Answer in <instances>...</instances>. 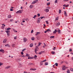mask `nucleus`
Listing matches in <instances>:
<instances>
[{
    "label": "nucleus",
    "instance_id": "412c9836",
    "mask_svg": "<svg viewBox=\"0 0 73 73\" xmlns=\"http://www.w3.org/2000/svg\"><path fill=\"white\" fill-rule=\"evenodd\" d=\"M42 44V43L39 42L38 44V46H40L41 45V44Z\"/></svg>",
    "mask_w": 73,
    "mask_h": 73
},
{
    "label": "nucleus",
    "instance_id": "20e7f679",
    "mask_svg": "<svg viewBox=\"0 0 73 73\" xmlns=\"http://www.w3.org/2000/svg\"><path fill=\"white\" fill-rule=\"evenodd\" d=\"M27 39L25 38H23V41L24 42H26V41H27Z\"/></svg>",
    "mask_w": 73,
    "mask_h": 73
},
{
    "label": "nucleus",
    "instance_id": "9b49d317",
    "mask_svg": "<svg viewBox=\"0 0 73 73\" xmlns=\"http://www.w3.org/2000/svg\"><path fill=\"white\" fill-rule=\"evenodd\" d=\"M4 50L3 49H2V50H0V52H2L3 53H4Z\"/></svg>",
    "mask_w": 73,
    "mask_h": 73
},
{
    "label": "nucleus",
    "instance_id": "0eeeda50",
    "mask_svg": "<svg viewBox=\"0 0 73 73\" xmlns=\"http://www.w3.org/2000/svg\"><path fill=\"white\" fill-rule=\"evenodd\" d=\"M49 9H45L44 10V11H45L46 12H49Z\"/></svg>",
    "mask_w": 73,
    "mask_h": 73
},
{
    "label": "nucleus",
    "instance_id": "cd10ccee",
    "mask_svg": "<svg viewBox=\"0 0 73 73\" xmlns=\"http://www.w3.org/2000/svg\"><path fill=\"white\" fill-rule=\"evenodd\" d=\"M15 44H13L12 45V46L13 48V47H15Z\"/></svg>",
    "mask_w": 73,
    "mask_h": 73
},
{
    "label": "nucleus",
    "instance_id": "69168bd1",
    "mask_svg": "<svg viewBox=\"0 0 73 73\" xmlns=\"http://www.w3.org/2000/svg\"><path fill=\"white\" fill-rule=\"evenodd\" d=\"M47 30H46V31H44V33H46L47 32Z\"/></svg>",
    "mask_w": 73,
    "mask_h": 73
},
{
    "label": "nucleus",
    "instance_id": "c85d7f7f",
    "mask_svg": "<svg viewBox=\"0 0 73 73\" xmlns=\"http://www.w3.org/2000/svg\"><path fill=\"white\" fill-rule=\"evenodd\" d=\"M11 15H9L8 16V18H11Z\"/></svg>",
    "mask_w": 73,
    "mask_h": 73
},
{
    "label": "nucleus",
    "instance_id": "a211bd4d",
    "mask_svg": "<svg viewBox=\"0 0 73 73\" xmlns=\"http://www.w3.org/2000/svg\"><path fill=\"white\" fill-rule=\"evenodd\" d=\"M34 57V58H35V59H36V58H37V55H35Z\"/></svg>",
    "mask_w": 73,
    "mask_h": 73
},
{
    "label": "nucleus",
    "instance_id": "338daca9",
    "mask_svg": "<svg viewBox=\"0 0 73 73\" xmlns=\"http://www.w3.org/2000/svg\"><path fill=\"white\" fill-rule=\"evenodd\" d=\"M44 44L45 46H46V44H45V43H44Z\"/></svg>",
    "mask_w": 73,
    "mask_h": 73
},
{
    "label": "nucleus",
    "instance_id": "9d476101",
    "mask_svg": "<svg viewBox=\"0 0 73 73\" xmlns=\"http://www.w3.org/2000/svg\"><path fill=\"white\" fill-rule=\"evenodd\" d=\"M26 57H30V56L29 54H28L27 53L26 54V55L25 56Z\"/></svg>",
    "mask_w": 73,
    "mask_h": 73
},
{
    "label": "nucleus",
    "instance_id": "8fccbe9b",
    "mask_svg": "<svg viewBox=\"0 0 73 73\" xmlns=\"http://www.w3.org/2000/svg\"><path fill=\"white\" fill-rule=\"evenodd\" d=\"M23 52H21V54H22V55H23L24 54V53Z\"/></svg>",
    "mask_w": 73,
    "mask_h": 73
},
{
    "label": "nucleus",
    "instance_id": "c9c22d12",
    "mask_svg": "<svg viewBox=\"0 0 73 73\" xmlns=\"http://www.w3.org/2000/svg\"><path fill=\"white\" fill-rule=\"evenodd\" d=\"M36 17H37V15H35L34 17H33V18H34V19H35V18H36Z\"/></svg>",
    "mask_w": 73,
    "mask_h": 73
},
{
    "label": "nucleus",
    "instance_id": "0e129e2a",
    "mask_svg": "<svg viewBox=\"0 0 73 73\" xmlns=\"http://www.w3.org/2000/svg\"><path fill=\"white\" fill-rule=\"evenodd\" d=\"M40 18L41 19H43V17H40Z\"/></svg>",
    "mask_w": 73,
    "mask_h": 73
},
{
    "label": "nucleus",
    "instance_id": "680f3d73",
    "mask_svg": "<svg viewBox=\"0 0 73 73\" xmlns=\"http://www.w3.org/2000/svg\"><path fill=\"white\" fill-rule=\"evenodd\" d=\"M69 51L70 52H72V49H70L69 50Z\"/></svg>",
    "mask_w": 73,
    "mask_h": 73
},
{
    "label": "nucleus",
    "instance_id": "4d7b16f0",
    "mask_svg": "<svg viewBox=\"0 0 73 73\" xmlns=\"http://www.w3.org/2000/svg\"><path fill=\"white\" fill-rule=\"evenodd\" d=\"M40 64L41 65H43V63H42L41 62L40 63Z\"/></svg>",
    "mask_w": 73,
    "mask_h": 73
},
{
    "label": "nucleus",
    "instance_id": "f257e3e1",
    "mask_svg": "<svg viewBox=\"0 0 73 73\" xmlns=\"http://www.w3.org/2000/svg\"><path fill=\"white\" fill-rule=\"evenodd\" d=\"M5 32L7 33V34L8 36H9V32H10V31L7 30L5 31Z\"/></svg>",
    "mask_w": 73,
    "mask_h": 73
},
{
    "label": "nucleus",
    "instance_id": "423d86ee",
    "mask_svg": "<svg viewBox=\"0 0 73 73\" xmlns=\"http://www.w3.org/2000/svg\"><path fill=\"white\" fill-rule=\"evenodd\" d=\"M21 13V10H19L18 11H17L16 13Z\"/></svg>",
    "mask_w": 73,
    "mask_h": 73
},
{
    "label": "nucleus",
    "instance_id": "7ed1b4c3",
    "mask_svg": "<svg viewBox=\"0 0 73 73\" xmlns=\"http://www.w3.org/2000/svg\"><path fill=\"white\" fill-rule=\"evenodd\" d=\"M15 60L16 61H17L18 62H20V61L21 60V59H19V58L16 59Z\"/></svg>",
    "mask_w": 73,
    "mask_h": 73
},
{
    "label": "nucleus",
    "instance_id": "de8ad7c7",
    "mask_svg": "<svg viewBox=\"0 0 73 73\" xmlns=\"http://www.w3.org/2000/svg\"><path fill=\"white\" fill-rule=\"evenodd\" d=\"M31 33H33V30H32L31 32Z\"/></svg>",
    "mask_w": 73,
    "mask_h": 73
},
{
    "label": "nucleus",
    "instance_id": "4468645a",
    "mask_svg": "<svg viewBox=\"0 0 73 73\" xmlns=\"http://www.w3.org/2000/svg\"><path fill=\"white\" fill-rule=\"evenodd\" d=\"M5 46H8V48L11 47V46L9 45L8 44L5 45Z\"/></svg>",
    "mask_w": 73,
    "mask_h": 73
},
{
    "label": "nucleus",
    "instance_id": "c756f323",
    "mask_svg": "<svg viewBox=\"0 0 73 73\" xmlns=\"http://www.w3.org/2000/svg\"><path fill=\"white\" fill-rule=\"evenodd\" d=\"M44 65H48V63L46 62H45V63Z\"/></svg>",
    "mask_w": 73,
    "mask_h": 73
},
{
    "label": "nucleus",
    "instance_id": "774afa93",
    "mask_svg": "<svg viewBox=\"0 0 73 73\" xmlns=\"http://www.w3.org/2000/svg\"><path fill=\"white\" fill-rule=\"evenodd\" d=\"M24 73H28V72H26L24 71Z\"/></svg>",
    "mask_w": 73,
    "mask_h": 73
},
{
    "label": "nucleus",
    "instance_id": "f704fd0d",
    "mask_svg": "<svg viewBox=\"0 0 73 73\" xmlns=\"http://www.w3.org/2000/svg\"><path fill=\"white\" fill-rule=\"evenodd\" d=\"M46 61V60L45 59L44 60H43V61H41V62H45Z\"/></svg>",
    "mask_w": 73,
    "mask_h": 73
},
{
    "label": "nucleus",
    "instance_id": "39448f33",
    "mask_svg": "<svg viewBox=\"0 0 73 73\" xmlns=\"http://www.w3.org/2000/svg\"><path fill=\"white\" fill-rule=\"evenodd\" d=\"M38 48H35V53H36L37 54L36 52L37 51H38Z\"/></svg>",
    "mask_w": 73,
    "mask_h": 73
},
{
    "label": "nucleus",
    "instance_id": "f8f14e48",
    "mask_svg": "<svg viewBox=\"0 0 73 73\" xmlns=\"http://www.w3.org/2000/svg\"><path fill=\"white\" fill-rule=\"evenodd\" d=\"M40 33V32H37L36 33V34H35V36H37V35H39Z\"/></svg>",
    "mask_w": 73,
    "mask_h": 73
},
{
    "label": "nucleus",
    "instance_id": "bf43d9fd",
    "mask_svg": "<svg viewBox=\"0 0 73 73\" xmlns=\"http://www.w3.org/2000/svg\"><path fill=\"white\" fill-rule=\"evenodd\" d=\"M55 3H57V1H56V0L55 1Z\"/></svg>",
    "mask_w": 73,
    "mask_h": 73
},
{
    "label": "nucleus",
    "instance_id": "4be33fe9",
    "mask_svg": "<svg viewBox=\"0 0 73 73\" xmlns=\"http://www.w3.org/2000/svg\"><path fill=\"white\" fill-rule=\"evenodd\" d=\"M57 32V31L56 30H55V31H54V32H53V33H56Z\"/></svg>",
    "mask_w": 73,
    "mask_h": 73
},
{
    "label": "nucleus",
    "instance_id": "603ef678",
    "mask_svg": "<svg viewBox=\"0 0 73 73\" xmlns=\"http://www.w3.org/2000/svg\"><path fill=\"white\" fill-rule=\"evenodd\" d=\"M10 21H11V22H12V21H13V19H11L10 20Z\"/></svg>",
    "mask_w": 73,
    "mask_h": 73
},
{
    "label": "nucleus",
    "instance_id": "ea45409f",
    "mask_svg": "<svg viewBox=\"0 0 73 73\" xmlns=\"http://www.w3.org/2000/svg\"><path fill=\"white\" fill-rule=\"evenodd\" d=\"M58 20V17H56V20Z\"/></svg>",
    "mask_w": 73,
    "mask_h": 73
},
{
    "label": "nucleus",
    "instance_id": "1a4fd4ad",
    "mask_svg": "<svg viewBox=\"0 0 73 73\" xmlns=\"http://www.w3.org/2000/svg\"><path fill=\"white\" fill-rule=\"evenodd\" d=\"M60 22H59L58 23H56V26L58 27V26H59V25H60Z\"/></svg>",
    "mask_w": 73,
    "mask_h": 73
},
{
    "label": "nucleus",
    "instance_id": "58836bf2",
    "mask_svg": "<svg viewBox=\"0 0 73 73\" xmlns=\"http://www.w3.org/2000/svg\"><path fill=\"white\" fill-rule=\"evenodd\" d=\"M52 54H54V51H52L51 52Z\"/></svg>",
    "mask_w": 73,
    "mask_h": 73
},
{
    "label": "nucleus",
    "instance_id": "5fc2aeb1",
    "mask_svg": "<svg viewBox=\"0 0 73 73\" xmlns=\"http://www.w3.org/2000/svg\"><path fill=\"white\" fill-rule=\"evenodd\" d=\"M70 71H71L72 72V71L73 70V68H71L70 69Z\"/></svg>",
    "mask_w": 73,
    "mask_h": 73
},
{
    "label": "nucleus",
    "instance_id": "6ab92c4d",
    "mask_svg": "<svg viewBox=\"0 0 73 73\" xmlns=\"http://www.w3.org/2000/svg\"><path fill=\"white\" fill-rule=\"evenodd\" d=\"M36 70V68H34V69L31 68L30 69V70Z\"/></svg>",
    "mask_w": 73,
    "mask_h": 73
},
{
    "label": "nucleus",
    "instance_id": "a878e982",
    "mask_svg": "<svg viewBox=\"0 0 73 73\" xmlns=\"http://www.w3.org/2000/svg\"><path fill=\"white\" fill-rule=\"evenodd\" d=\"M60 30H58L57 31V32H58V33H61L60 32Z\"/></svg>",
    "mask_w": 73,
    "mask_h": 73
},
{
    "label": "nucleus",
    "instance_id": "052dcab7",
    "mask_svg": "<svg viewBox=\"0 0 73 73\" xmlns=\"http://www.w3.org/2000/svg\"><path fill=\"white\" fill-rule=\"evenodd\" d=\"M56 48L54 47L53 48V50H55V49H56Z\"/></svg>",
    "mask_w": 73,
    "mask_h": 73
},
{
    "label": "nucleus",
    "instance_id": "f3484780",
    "mask_svg": "<svg viewBox=\"0 0 73 73\" xmlns=\"http://www.w3.org/2000/svg\"><path fill=\"white\" fill-rule=\"evenodd\" d=\"M36 38L37 39V40H40V37H39V36H36Z\"/></svg>",
    "mask_w": 73,
    "mask_h": 73
},
{
    "label": "nucleus",
    "instance_id": "13d9d810",
    "mask_svg": "<svg viewBox=\"0 0 73 73\" xmlns=\"http://www.w3.org/2000/svg\"><path fill=\"white\" fill-rule=\"evenodd\" d=\"M13 11V9H10V11Z\"/></svg>",
    "mask_w": 73,
    "mask_h": 73
},
{
    "label": "nucleus",
    "instance_id": "aec40b11",
    "mask_svg": "<svg viewBox=\"0 0 73 73\" xmlns=\"http://www.w3.org/2000/svg\"><path fill=\"white\" fill-rule=\"evenodd\" d=\"M33 43H31L30 45V47H32L33 46Z\"/></svg>",
    "mask_w": 73,
    "mask_h": 73
},
{
    "label": "nucleus",
    "instance_id": "2f4dec72",
    "mask_svg": "<svg viewBox=\"0 0 73 73\" xmlns=\"http://www.w3.org/2000/svg\"><path fill=\"white\" fill-rule=\"evenodd\" d=\"M63 6L64 7H68V6H67L65 4H64V5H63Z\"/></svg>",
    "mask_w": 73,
    "mask_h": 73
},
{
    "label": "nucleus",
    "instance_id": "393cba45",
    "mask_svg": "<svg viewBox=\"0 0 73 73\" xmlns=\"http://www.w3.org/2000/svg\"><path fill=\"white\" fill-rule=\"evenodd\" d=\"M33 5H31L30 6V8H31V9L32 8H33Z\"/></svg>",
    "mask_w": 73,
    "mask_h": 73
},
{
    "label": "nucleus",
    "instance_id": "dca6fc26",
    "mask_svg": "<svg viewBox=\"0 0 73 73\" xmlns=\"http://www.w3.org/2000/svg\"><path fill=\"white\" fill-rule=\"evenodd\" d=\"M9 68H11V66H8L7 67H6L5 68V69H9Z\"/></svg>",
    "mask_w": 73,
    "mask_h": 73
},
{
    "label": "nucleus",
    "instance_id": "72a5a7b5",
    "mask_svg": "<svg viewBox=\"0 0 73 73\" xmlns=\"http://www.w3.org/2000/svg\"><path fill=\"white\" fill-rule=\"evenodd\" d=\"M30 59H33L34 58V57H29Z\"/></svg>",
    "mask_w": 73,
    "mask_h": 73
},
{
    "label": "nucleus",
    "instance_id": "3c124183",
    "mask_svg": "<svg viewBox=\"0 0 73 73\" xmlns=\"http://www.w3.org/2000/svg\"><path fill=\"white\" fill-rule=\"evenodd\" d=\"M21 57H25L26 56L24 55L21 56Z\"/></svg>",
    "mask_w": 73,
    "mask_h": 73
},
{
    "label": "nucleus",
    "instance_id": "a18cd8bd",
    "mask_svg": "<svg viewBox=\"0 0 73 73\" xmlns=\"http://www.w3.org/2000/svg\"><path fill=\"white\" fill-rule=\"evenodd\" d=\"M46 31L47 32H48V31H50V32H51V31L49 29H48L47 30H46Z\"/></svg>",
    "mask_w": 73,
    "mask_h": 73
},
{
    "label": "nucleus",
    "instance_id": "e433bc0d",
    "mask_svg": "<svg viewBox=\"0 0 73 73\" xmlns=\"http://www.w3.org/2000/svg\"><path fill=\"white\" fill-rule=\"evenodd\" d=\"M59 13H61V10L60 9L59 10Z\"/></svg>",
    "mask_w": 73,
    "mask_h": 73
},
{
    "label": "nucleus",
    "instance_id": "37998d69",
    "mask_svg": "<svg viewBox=\"0 0 73 73\" xmlns=\"http://www.w3.org/2000/svg\"><path fill=\"white\" fill-rule=\"evenodd\" d=\"M26 50V48L23 49L22 50V52H24V50Z\"/></svg>",
    "mask_w": 73,
    "mask_h": 73
},
{
    "label": "nucleus",
    "instance_id": "b1692460",
    "mask_svg": "<svg viewBox=\"0 0 73 73\" xmlns=\"http://www.w3.org/2000/svg\"><path fill=\"white\" fill-rule=\"evenodd\" d=\"M50 38H54V36H51L50 37Z\"/></svg>",
    "mask_w": 73,
    "mask_h": 73
},
{
    "label": "nucleus",
    "instance_id": "864d4df0",
    "mask_svg": "<svg viewBox=\"0 0 73 73\" xmlns=\"http://www.w3.org/2000/svg\"><path fill=\"white\" fill-rule=\"evenodd\" d=\"M46 23L47 24H48V21H46Z\"/></svg>",
    "mask_w": 73,
    "mask_h": 73
},
{
    "label": "nucleus",
    "instance_id": "473e14b6",
    "mask_svg": "<svg viewBox=\"0 0 73 73\" xmlns=\"http://www.w3.org/2000/svg\"><path fill=\"white\" fill-rule=\"evenodd\" d=\"M33 63H29V65H33Z\"/></svg>",
    "mask_w": 73,
    "mask_h": 73
},
{
    "label": "nucleus",
    "instance_id": "f03ea898",
    "mask_svg": "<svg viewBox=\"0 0 73 73\" xmlns=\"http://www.w3.org/2000/svg\"><path fill=\"white\" fill-rule=\"evenodd\" d=\"M40 18L39 17L38 19H37V23H40Z\"/></svg>",
    "mask_w": 73,
    "mask_h": 73
},
{
    "label": "nucleus",
    "instance_id": "4c0bfd02",
    "mask_svg": "<svg viewBox=\"0 0 73 73\" xmlns=\"http://www.w3.org/2000/svg\"><path fill=\"white\" fill-rule=\"evenodd\" d=\"M56 66H58V63H56L55 64Z\"/></svg>",
    "mask_w": 73,
    "mask_h": 73
},
{
    "label": "nucleus",
    "instance_id": "bb28decb",
    "mask_svg": "<svg viewBox=\"0 0 73 73\" xmlns=\"http://www.w3.org/2000/svg\"><path fill=\"white\" fill-rule=\"evenodd\" d=\"M31 40H33V41H34V40H35V38L33 37H32Z\"/></svg>",
    "mask_w": 73,
    "mask_h": 73
},
{
    "label": "nucleus",
    "instance_id": "49530a36",
    "mask_svg": "<svg viewBox=\"0 0 73 73\" xmlns=\"http://www.w3.org/2000/svg\"><path fill=\"white\" fill-rule=\"evenodd\" d=\"M38 54H42V52H39Z\"/></svg>",
    "mask_w": 73,
    "mask_h": 73
},
{
    "label": "nucleus",
    "instance_id": "09e8293b",
    "mask_svg": "<svg viewBox=\"0 0 73 73\" xmlns=\"http://www.w3.org/2000/svg\"><path fill=\"white\" fill-rule=\"evenodd\" d=\"M37 16H38V17H39L40 16V14L39 13H38L37 14Z\"/></svg>",
    "mask_w": 73,
    "mask_h": 73
},
{
    "label": "nucleus",
    "instance_id": "a19ab883",
    "mask_svg": "<svg viewBox=\"0 0 73 73\" xmlns=\"http://www.w3.org/2000/svg\"><path fill=\"white\" fill-rule=\"evenodd\" d=\"M11 29V28H8L7 29V30H10V29Z\"/></svg>",
    "mask_w": 73,
    "mask_h": 73
},
{
    "label": "nucleus",
    "instance_id": "2eb2a0df",
    "mask_svg": "<svg viewBox=\"0 0 73 73\" xmlns=\"http://www.w3.org/2000/svg\"><path fill=\"white\" fill-rule=\"evenodd\" d=\"M64 15H65V16L66 17V16H68V15H67V14L66 13V11H64Z\"/></svg>",
    "mask_w": 73,
    "mask_h": 73
},
{
    "label": "nucleus",
    "instance_id": "5701e85b",
    "mask_svg": "<svg viewBox=\"0 0 73 73\" xmlns=\"http://www.w3.org/2000/svg\"><path fill=\"white\" fill-rule=\"evenodd\" d=\"M36 3V1H34L31 4H35V3Z\"/></svg>",
    "mask_w": 73,
    "mask_h": 73
},
{
    "label": "nucleus",
    "instance_id": "ddd939ff",
    "mask_svg": "<svg viewBox=\"0 0 73 73\" xmlns=\"http://www.w3.org/2000/svg\"><path fill=\"white\" fill-rule=\"evenodd\" d=\"M66 69V68H65V67L64 66L63 67V68H62V70H65V69Z\"/></svg>",
    "mask_w": 73,
    "mask_h": 73
},
{
    "label": "nucleus",
    "instance_id": "e2e57ef3",
    "mask_svg": "<svg viewBox=\"0 0 73 73\" xmlns=\"http://www.w3.org/2000/svg\"><path fill=\"white\" fill-rule=\"evenodd\" d=\"M65 63H66V64H68V63L66 62H65Z\"/></svg>",
    "mask_w": 73,
    "mask_h": 73
},
{
    "label": "nucleus",
    "instance_id": "c03bdc74",
    "mask_svg": "<svg viewBox=\"0 0 73 73\" xmlns=\"http://www.w3.org/2000/svg\"><path fill=\"white\" fill-rule=\"evenodd\" d=\"M50 2H49L48 3H47V5H50Z\"/></svg>",
    "mask_w": 73,
    "mask_h": 73
},
{
    "label": "nucleus",
    "instance_id": "6e6d98bb",
    "mask_svg": "<svg viewBox=\"0 0 73 73\" xmlns=\"http://www.w3.org/2000/svg\"><path fill=\"white\" fill-rule=\"evenodd\" d=\"M13 31H14L15 32H16V30L15 29H13Z\"/></svg>",
    "mask_w": 73,
    "mask_h": 73
},
{
    "label": "nucleus",
    "instance_id": "79ce46f5",
    "mask_svg": "<svg viewBox=\"0 0 73 73\" xmlns=\"http://www.w3.org/2000/svg\"><path fill=\"white\" fill-rule=\"evenodd\" d=\"M14 39L15 40H16V39H17V36L14 37Z\"/></svg>",
    "mask_w": 73,
    "mask_h": 73
},
{
    "label": "nucleus",
    "instance_id": "7c9ffc66",
    "mask_svg": "<svg viewBox=\"0 0 73 73\" xmlns=\"http://www.w3.org/2000/svg\"><path fill=\"white\" fill-rule=\"evenodd\" d=\"M67 73H70V70H68L67 71Z\"/></svg>",
    "mask_w": 73,
    "mask_h": 73
},
{
    "label": "nucleus",
    "instance_id": "6e6552de",
    "mask_svg": "<svg viewBox=\"0 0 73 73\" xmlns=\"http://www.w3.org/2000/svg\"><path fill=\"white\" fill-rule=\"evenodd\" d=\"M7 42V39L5 38L3 40V43H5Z\"/></svg>",
    "mask_w": 73,
    "mask_h": 73
}]
</instances>
